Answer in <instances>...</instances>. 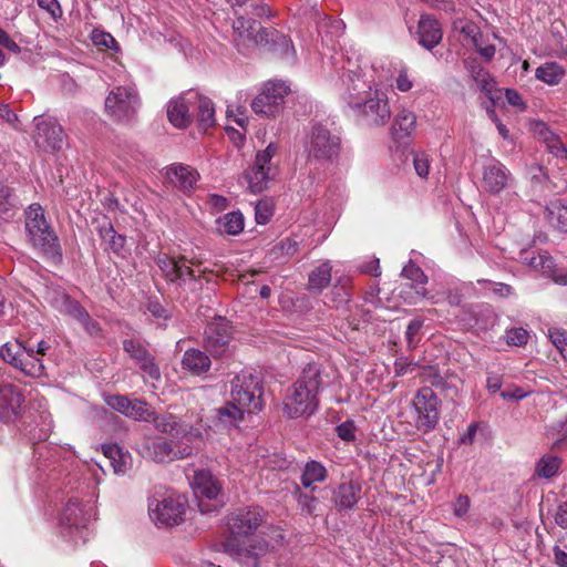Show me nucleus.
<instances>
[{
  "label": "nucleus",
  "mask_w": 567,
  "mask_h": 567,
  "mask_svg": "<svg viewBox=\"0 0 567 567\" xmlns=\"http://www.w3.org/2000/svg\"><path fill=\"white\" fill-rule=\"evenodd\" d=\"M321 386V372L317 364L309 363L299 379L287 390L284 400V414L288 419L309 417L319 405L318 393Z\"/></svg>",
  "instance_id": "1"
},
{
  "label": "nucleus",
  "mask_w": 567,
  "mask_h": 567,
  "mask_svg": "<svg viewBox=\"0 0 567 567\" xmlns=\"http://www.w3.org/2000/svg\"><path fill=\"white\" fill-rule=\"evenodd\" d=\"M341 151L342 141L338 132L322 122L312 123L303 143L307 162L333 164L338 162Z\"/></svg>",
  "instance_id": "2"
},
{
  "label": "nucleus",
  "mask_w": 567,
  "mask_h": 567,
  "mask_svg": "<svg viewBox=\"0 0 567 567\" xmlns=\"http://www.w3.org/2000/svg\"><path fill=\"white\" fill-rule=\"evenodd\" d=\"M25 228L32 246L53 262L62 260L59 239L44 218L40 205L33 204L27 210Z\"/></svg>",
  "instance_id": "3"
},
{
  "label": "nucleus",
  "mask_w": 567,
  "mask_h": 567,
  "mask_svg": "<svg viewBox=\"0 0 567 567\" xmlns=\"http://www.w3.org/2000/svg\"><path fill=\"white\" fill-rule=\"evenodd\" d=\"M156 262L165 279L177 285L183 290L197 292L207 282L200 265L194 264L185 257L161 255Z\"/></svg>",
  "instance_id": "4"
},
{
  "label": "nucleus",
  "mask_w": 567,
  "mask_h": 567,
  "mask_svg": "<svg viewBox=\"0 0 567 567\" xmlns=\"http://www.w3.org/2000/svg\"><path fill=\"white\" fill-rule=\"evenodd\" d=\"M254 31L252 41L260 53L270 54L289 63L296 61V50L289 37L272 25H262L261 22L255 20L250 23V34Z\"/></svg>",
  "instance_id": "5"
},
{
  "label": "nucleus",
  "mask_w": 567,
  "mask_h": 567,
  "mask_svg": "<svg viewBox=\"0 0 567 567\" xmlns=\"http://www.w3.org/2000/svg\"><path fill=\"white\" fill-rule=\"evenodd\" d=\"M186 501L182 496L168 495L148 502V515L158 527H173L184 522Z\"/></svg>",
  "instance_id": "6"
},
{
  "label": "nucleus",
  "mask_w": 567,
  "mask_h": 567,
  "mask_svg": "<svg viewBox=\"0 0 567 567\" xmlns=\"http://www.w3.org/2000/svg\"><path fill=\"white\" fill-rule=\"evenodd\" d=\"M413 409L415 429L423 434L432 432L440 420V400L435 392L429 386L421 388L413 399Z\"/></svg>",
  "instance_id": "7"
},
{
  "label": "nucleus",
  "mask_w": 567,
  "mask_h": 567,
  "mask_svg": "<svg viewBox=\"0 0 567 567\" xmlns=\"http://www.w3.org/2000/svg\"><path fill=\"white\" fill-rule=\"evenodd\" d=\"M289 86L282 81L266 82L259 94L250 103L257 114L277 116L284 110L285 97L289 94Z\"/></svg>",
  "instance_id": "8"
},
{
  "label": "nucleus",
  "mask_w": 567,
  "mask_h": 567,
  "mask_svg": "<svg viewBox=\"0 0 567 567\" xmlns=\"http://www.w3.org/2000/svg\"><path fill=\"white\" fill-rule=\"evenodd\" d=\"M204 347L215 359L228 357L234 352L233 328L226 319L219 318L207 324Z\"/></svg>",
  "instance_id": "9"
},
{
  "label": "nucleus",
  "mask_w": 567,
  "mask_h": 567,
  "mask_svg": "<svg viewBox=\"0 0 567 567\" xmlns=\"http://www.w3.org/2000/svg\"><path fill=\"white\" fill-rule=\"evenodd\" d=\"M359 106H353L351 110L358 117H361L369 125L381 126L389 122L391 117V110L388 96L384 92L375 89L371 94L365 95Z\"/></svg>",
  "instance_id": "10"
},
{
  "label": "nucleus",
  "mask_w": 567,
  "mask_h": 567,
  "mask_svg": "<svg viewBox=\"0 0 567 567\" xmlns=\"http://www.w3.org/2000/svg\"><path fill=\"white\" fill-rule=\"evenodd\" d=\"M138 105L140 99L133 86H116L105 99V111L116 121L131 118Z\"/></svg>",
  "instance_id": "11"
},
{
  "label": "nucleus",
  "mask_w": 567,
  "mask_h": 567,
  "mask_svg": "<svg viewBox=\"0 0 567 567\" xmlns=\"http://www.w3.org/2000/svg\"><path fill=\"white\" fill-rule=\"evenodd\" d=\"M278 152L275 143H269L264 151L256 154L254 166L250 167V193H260L268 187V183L277 175V167L271 163Z\"/></svg>",
  "instance_id": "12"
},
{
  "label": "nucleus",
  "mask_w": 567,
  "mask_h": 567,
  "mask_svg": "<svg viewBox=\"0 0 567 567\" xmlns=\"http://www.w3.org/2000/svg\"><path fill=\"white\" fill-rule=\"evenodd\" d=\"M228 536L224 543L225 550L240 560L248 558V519L245 514H231L227 518Z\"/></svg>",
  "instance_id": "13"
},
{
  "label": "nucleus",
  "mask_w": 567,
  "mask_h": 567,
  "mask_svg": "<svg viewBox=\"0 0 567 567\" xmlns=\"http://www.w3.org/2000/svg\"><path fill=\"white\" fill-rule=\"evenodd\" d=\"M35 131L33 140L37 146L44 151H58L62 148L64 132L55 118L35 116Z\"/></svg>",
  "instance_id": "14"
},
{
  "label": "nucleus",
  "mask_w": 567,
  "mask_h": 567,
  "mask_svg": "<svg viewBox=\"0 0 567 567\" xmlns=\"http://www.w3.org/2000/svg\"><path fill=\"white\" fill-rule=\"evenodd\" d=\"M145 455L155 462H171L193 454L189 444L174 443L164 437H156L145 445Z\"/></svg>",
  "instance_id": "15"
},
{
  "label": "nucleus",
  "mask_w": 567,
  "mask_h": 567,
  "mask_svg": "<svg viewBox=\"0 0 567 567\" xmlns=\"http://www.w3.org/2000/svg\"><path fill=\"white\" fill-rule=\"evenodd\" d=\"M340 81V96L350 109L359 106L362 99L371 94L372 86L362 79L360 70L343 69Z\"/></svg>",
  "instance_id": "16"
},
{
  "label": "nucleus",
  "mask_w": 567,
  "mask_h": 567,
  "mask_svg": "<svg viewBox=\"0 0 567 567\" xmlns=\"http://www.w3.org/2000/svg\"><path fill=\"white\" fill-rule=\"evenodd\" d=\"M231 394L234 396V401L237 403L229 402L217 410L216 426L218 427L236 426L244 420L245 405L246 401H248V392L243 388L237 390V385H235Z\"/></svg>",
  "instance_id": "17"
},
{
  "label": "nucleus",
  "mask_w": 567,
  "mask_h": 567,
  "mask_svg": "<svg viewBox=\"0 0 567 567\" xmlns=\"http://www.w3.org/2000/svg\"><path fill=\"white\" fill-rule=\"evenodd\" d=\"M192 92L172 99L167 104L168 121L177 128H186L192 123L194 114Z\"/></svg>",
  "instance_id": "18"
},
{
  "label": "nucleus",
  "mask_w": 567,
  "mask_h": 567,
  "mask_svg": "<svg viewBox=\"0 0 567 567\" xmlns=\"http://www.w3.org/2000/svg\"><path fill=\"white\" fill-rule=\"evenodd\" d=\"M511 181L509 171L501 162L484 166L482 187L485 192L496 195L505 189Z\"/></svg>",
  "instance_id": "19"
},
{
  "label": "nucleus",
  "mask_w": 567,
  "mask_h": 567,
  "mask_svg": "<svg viewBox=\"0 0 567 567\" xmlns=\"http://www.w3.org/2000/svg\"><path fill=\"white\" fill-rule=\"evenodd\" d=\"M227 120L229 123L234 122L240 127V130L234 127L231 124L226 126V133L230 141L238 147L241 148L245 145L246 124L248 117L246 116L245 103H229L227 106Z\"/></svg>",
  "instance_id": "20"
},
{
  "label": "nucleus",
  "mask_w": 567,
  "mask_h": 567,
  "mask_svg": "<svg viewBox=\"0 0 567 567\" xmlns=\"http://www.w3.org/2000/svg\"><path fill=\"white\" fill-rule=\"evenodd\" d=\"M92 511L91 506L86 508L79 499L70 498L60 515V525L76 529L85 527L92 516Z\"/></svg>",
  "instance_id": "21"
},
{
  "label": "nucleus",
  "mask_w": 567,
  "mask_h": 567,
  "mask_svg": "<svg viewBox=\"0 0 567 567\" xmlns=\"http://www.w3.org/2000/svg\"><path fill=\"white\" fill-rule=\"evenodd\" d=\"M123 348L138 364L140 368L153 380L161 378L158 365L147 350L134 340H125Z\"/></svg>",
  "instance_id": "22"
},
{
  "label": "nucleus",
  "mask_w": 567,
  "mask_h": 567,
  "mask_svg": "<svg viewBox=\"0 0 567 567\" xmlns=\"http://www.w3.org/2000/svg\"><path fill=\"white\" fill-rule=\"evenodd\" d=\"M22 402V394L17 386L12 384L0 386V419L6 422L13 420Z\"/></svg>",
  "instance_id": "23"
},
{
  "label": "nucleus",
  "mask_w": 567,
  "mask_h": 567,
  "mask_svg": "<svg viewBox=\"0 0 567 567\" xmlns=\"http://www.w3.org/2000/svg\"><path fill=\"white\" fill-rule=\"evenodd\" d=\"M419 43L427 50L435 48L442 40V29L439 21L430 16L422 14L417 24Z\"/></svg>",
  "instance_id": "24"
},
{
  "label": "nucleus",
  "mask_w": 567,
  "mask_h": 567,
  "mask_svg": "<svg viewBox=\"0 0 567 567\" xmlns=\"http://www.w3.org/2000/svg\"><path fill=\"white\" fill-rule=\"evenodd\" d=\"M166 178L184 192H189L196 185L199 174L188 165L173 164L166 168Z\"/></svg>",
  "instance_id": "25"
},
{
  "label": "nucleus",
  "mask_w": 567,
  "mask_h": 567,
  "mask_svg": "<svg viewBox=\"0 0 567 567\" xmlns=\"http://www.w3.org/2000/svg\"><path fill=\"white\" fill-rule=\"evenodd\" d=\"M361 487L354 482L342 483L332 492V501L339 512L352 509L360 498Z\"/></svg>",
  "instance_id": "26"
},
{
  "label": "nucleus",
  "mask_w": 567,
  "mask_h": 567,
  "mask_svg": "<svg viewBox=\"0 0 567 567\" xmlns=\"http://www.w3.org/2000/svg\"><path fill=\"white\" fill-rule=\"evenodd\" d=\"M192 486L196 494L215 499L221 491L220 482L207 470H199L194 473Z\"/></svg>",
  "instance_id": "27"
},
{
  "label": "nucleus",
  "mask_w": 567,
  "mask_h": 567,
  "mask_svg": "<svg viewBox=\"0 0 567 567\" xmlns=\"http://www.w3.org/2000/svg\"><path fill=\"white\" fill-rule=\"evenodd\" d=\"M210 426L197 413L186 414L182 419V439L188 442L203 441L209 435Z\"/></svg>",
  "instance_id": "28"
},
{
  "label": "nucleus",
  "mask_w": 567,
  "mask_h": 567,
  "mask_svg": "<svg viewBox=\"0 0 567 567\" xmlns=\"http://www.w3.org/2000/svg\"><path fill=\"white\" fill-rule=\"evenodd\" d=\"M416 116L409 111H401L394 118L391 134L395 142L405 144L415 128Z\"/></svg>",
  "instance_id": "29"
},
{
  "label": "nucleus",
  "mask_w": 567,
  "mask_h": 567,
  "mask_svg": "<svg viewBox=\"0 0 567 567\" xmlns=\"http://www.w3.org/2000/svg\"><path fill=\"white\" fill-rule=\"evenodd\" d=\"M16 368L21 370L25 375L39 378L44 373V365L41 358L34 353V348L23 346Z\"/></svg>",
  "instance_id": "30"
},
{
  "label": "nucleus",
  "mask_w": 567,
  "mask_h": 567,
  "mask_svg": "<svg viewBox=\"0 0 567 567\" xmlns=\"http://www.w3.org/2000/svg\"><path fill=\"white\" fill-rule=\"evenodd\" d=\"M192 97L194 101V112L196 111L198 125L202 130L206 131L208 127H212L215 124L214 103L210 99L203 96L194 91L192 92Z\"/></svg>",
  "instance_id": "31"
},
{
  "label": "nucleus",
  "mask_w": 567,
  "mask_h": 567,
  "mask_svg": "<svg viewBox=\"0 0 567 567\" xmlns=\"http://www.w3.org/2000/svg\"><path fill=\"white\" fill-rule=\"evenodd\" d=\"M45 299L59 312L73 317L81 305L72 300L61 288H48Z\"/></svg>",
  "instance_id": "32"
},
{
  "label": "nucleus",
  "mask_w": 567,
  "mask_h": 567,
  "mask_svg": "<svg viewBox=\"0 0 567 567\" xmlns=\"http://www.w3.org/2000/svg\"><path fill=\"white\" fill-rule=\"evenodd\" d=\"M210 364V359L206 352L198 349L186 350L182 359L183 368L196 375L208 372Z\"/></svg>",
  "instance_id": "33"
},
{
  "label": "nucleus",
  "mask_w": 567,
  "mask_h": 567,
  "mask_svg": "<svg viewBox=\"0 0 567 567\" xmlns=\"http://www.w3.org/2000/svg\"><path fill=\"white\" fill-rule=\"evenodd\" d=\"M103 453L116 474H125L131 467L132 457L117 444L103 445Z\"/></svg>",
  "instance_id": "34"
},
{
  "label": "nucleus",
  "mask_w": 567,
  "mask_h": 567,
  "mask_svg": "<svg viewBox=\"0 0 567 567\" xmlns=\"http://www.w3.org/2000/svg\"><path fill=\"white\" fill-rule=\"evenodd\" d=\"M530 265L534 268H539L545 275L553 278L556 284L567 285V272L558 270L550 256L539 254L530 259Z\"/></svg>",
  "instance_id": "35"
},
{
  "label": "nucleus",
  "mask_w": 567,
  "mask_h": 567,
  "mask_svg": "<svg viewBox=\"0 0 567 567\" xmlns=\"http://www.w3.org/2000/svg\"><path fill=\"white\" fill-rule=\"evenodd\" d=\"M332 267L329 261L322 262L315 268L308 278L307 289L312 293H320L331 281Z\"/></svg>",
  "instance_id": "36"
},
{
  "label": "nucleus",
  "mask_w": 567,
  "mask_h": 567,
  "mask_svg": "<svg viewBox=\"0 0 567 567\" xmlns=\"http://www.w3.org/2000/svg\"><path fill=\"white\" fill-rule=\"evenodd\" d=\"M271 535H268L269 539L260 537L258 534L250 532V557L259 556L267 553L270 548L275 547L282 539L281 533L275 527H268Z\"/></svg>",
  "instance_id": "37"
},
{
  "label": "nucleus",
  "mask_w": 567,
  "mask_h": 567,
  "mask_svg": "<svg viewBox=\"0 0 567 567\" xmlns=\"http://www.w3.org/2000/svg\"><path fill=\"white\" fill-rule=\"evenodd\" d=\"M217 230L220 234L238 235L245 226V218L239 212L225 214L216 220Z\"/></svg>",
  "instance_id": "38"
},
{
  "label": "nucleus",
  "mask_w": 567,
  "mask_h": 567,
  "mask_svg": "<svg viewBox=\"0 0 567 567\" xmlns=\"http://www.w3.org/2000/svg\"><path fill=\"white\" fill-rule=\"evenodd\" d=\"M270 394L265 392L264 381L258 377L250 374V415L252 412H261L267 403Z\"/></svg>",
  "instance_id": "39"
},
{
  "label": "nucleus",
  "mask_w": 567,
  "mask_h": 567,
  "mask_svg": "<svg viewBox=\"0 0 567 567\" xmlns=\"http://www.w3.org/2000/svg\"><path fill=\"white\" fill-rule=\"evenodd\" d=\"M535 76L548 85H557L565 76V69L557 62H546L536 69Z\"/></svg>",
  "instance_id": "40"
},
{
  "label": "nucleus",
  "mask_w": 567,
  "mask_h": 567,
  "mask_svg": "<svg viewBox=\"0 0 567 567\" xmlns=\"http://www.w3.org/2000/svg\"><path fill=\"white\" fill-rule=\"evenodd\" d=\"M151 421L154 423L156 430L172 436L182 437V419L178 420L174 414L166 413L163 415H156L154 413Z\"/></svg>",
  "instance_id": "41"
},
{
  "label": "nucleus",
  "mask_w": 567,
  "mask_h": 567,
  "mask_svg": "<svg viewBox=\"0 0 567 567\" xmlns=\"http://www.w3.org/2000/svg\"><path fill=\"white\" fill-rule=\"evenodd\" d=\"M326 477V467L317 461H310L305 466L303 473L301 475V484L303 487L309 488L316 482H323Z\"/></svg>",
  "instance_id": "42"
},
{
  "label": "nucleus",
  "mask_w": 567,
  "mask_h": 567,
  "mask_svg": "<svg viewBox=\"0 0 567 567\" xmlns=\"http://www.w3.org/2000/svg\"><path fill=\"white\" fill-rule=\"evenodd\" d=\"M300 243L292 238L280 240L272 249L274 259L286 262L299 251Z\"/></svg>",
  "instance_id": "43"
},
{
  "label": "nucleus",
  "mask_w": 567,
  "mask_h": 567,
  "mask_svg": "<svg viewBox=\"0 0 567 567\" xmlns=\"http://www.w3.org/2000/svg\"><path fill=\"white\" fill-rule=\"evenodd\" d=\"M130 412L127 413V417L137 420V421H145L151 422L152 417L154 416V411L152 408L143 400H131L130 404Z\"/></svg>",
  "instance_id": "44"
},
{
  "label": "nucleus",
  "mask_w": 567,
  "mask_h": 567,
  "mask_svg": "<svg viewBox=\"0 0 567 567\" xmlns=\"http://www.w3.org/2000/svg\"><path fill=\"white\" fill-rule=\"evenodd\" d=\"M560 458L553 455L543 456L536 466V473L539 477L550 478L553 477L559 468Z\"/></svg>",
  "instance_id": "45"
},
{
  "label": "nucleus",
  "mask_w": 567,
  "mask_h": 567,
  "mask_svg": "<svg viewBox=\"0 0 567 567\" xmlns=\"http://www.w3.org/2000/svg\"><path fill=\"white\" fill-rule=\"evenodd\" d=\"M274 202L271 199L259 200L255 206V220L258 225H266L274 215Z\"/></svg>",
  "instance_id": "46"
},
{
  "label": "nucleus",
  "mask_w": 567,
  "mask_h": 567,
  "mask_svg": "<svg viewBox=\"0 0 567 567\" xmlns=\"http://www.w3.org/2000/svg\"><path fill=\"white\" fill-rule=\"evenodd\" d=\"M72 318L78 320L91 336L99 334V323L90 317L82 306L76 310Z\"/></svg>",
  "instance_id": "47"
},
{
  "label": "nucleus",
  "mask_w": 567,
  "mask_h": 567,
  "mask_svg": "<svg viewBox=\"0 0 567 567\" xmlns=\"http://www.w3.org/2000/svg\"><path fill=\"white\" fill-rule=\"evenodd\" d=\"M23 344L21 342L6 343L0 348V357L13 367L17 365L18 357L22 351Z\"/></svg>",
  "instance_id": "48"
},
{
  "label": "nucleus",
  "mask_w": 567,
  "mask_h": 567,
  "mask_svg": "<svg viewBox=\"0 0 567 567\" xmlns=\"http://www.w3.org/2000/svg\"><path fill=\"white\" fill-rule=\"evenodd\" d=\"M265 461L262 466L269 467L271 470L284 471L290 466V461L282 455L281 453H272L269 455L261 454L260 455Z\"/></svg>",
  "instance_id": "49"
},
{
  "label": "nucleus",
  "mask_w": 567,
  "mask_h": 567,
  "mask_svg": "<svg viewBox=\"0 0 567 567\" xmlns=\"http://www.w3.org/2000/svg\"><path fill=\"white\" fill-rule=\"evenodd\" d=\"M480 90L494 103L495 99H498L496 96V81L493 78V75L488 72L485 76H482L476 82Z\"/></svg>",
  "instance_id": "50"
},
{
  "label": "nucleus",
  "mask_w": 567,
  "mask_h": 567,
  "mask_svg": "<svg viewBox=\"0 0 567 567\" xmlns=\"http://www.w3.org/2000/svg\"><path fill=\"white\" fill-rule=\"evenodd\" d=\"M105 402L113 410L127 416V413L130 412L128 410L131 406L130 405L131 400L127 396L120 395V394L109 395V396H106Z\"/></svg>",
  "instance_id": "51"
},
{
  "label": "nucleus",
  "mask_w": 567,
  "mask_h": 567,
  "mask_svg": "<svg viewBox=\"0 0 567 567\" xmlns=\"http://www.w3.org/2000/svg\"><path fill=\"white\" fill-rule=\"evenodd\" d=\"M38 6L49 13L54 22H59L63 17V10L58 0H37Z\"/></svg>",
  "instance_id": "52"
},
{
  "label": "nucleus",
  "mask_w": 567,
  "mask_h": 567,
  "mask_svg": "<svg viewBox=\"0 0 567 567\" xmlns=\"http://www.w3.org/2000/svg\"><path fill=\"white\" fill-rule=\"evenodd\" d=\"M401 275L412 280L415 285H425L427 281V277L424 275L423 270L411 262L403 267Z\"/></svg>",
  "instance_id": "53"
},
{
  "label": "nucleus",
  "mask_w": 567,
  "mask_h": 567,
  "mask_svg": "<svg viewBox=\"0 0 567 567\" xmlns=\"http://www.w3.org/2000/svg\"><path fill=\"white\" fill-rule=\"evenodd\" d=\"M528 332L524 328H512L506 331V342L511 346H525L528 341Z\"/></svg>",
  "instance_id": "54"
},
{
  "label": "nucleus",
  "mask_w": 567,
  "mask_h": 567,
  "mask_svg": "<svg viewBox=\"0 0 567 567\" xmlns=\"http://www.w3.org/2000/svg\"><path fill=\"white\" fill-rule=\"evenodd\" d=\"M454 381H458L457 378L447 380L439 374H435L432 381V385L441 389L442 391L446 392V395L453 398L457 394V385Z\"/></svg>",
  "instance_id": "55"
},
{
  "label": "nucleus",
  "mask_w": 567,
  "mask_h": 567,
  "mask_svg": "<svg viewBox=\"0 0 567 567\" xmlns=\"http://www.w3.org/2000/svg\"><path fill=\"white\" fill-rule=\"evenodd\" d=\"M422 327H423V320H421V319H413L408 324L406 332H405V339H406L409 348L413 349L416 347L417 340L415 339V337L419 334Z\"/></svg>",
  "instance_id": "56"
},
{
  "label": "nucleus",
  "mask_w": 567,
  "mask_h": 567,
  "mask_svg": "<svg viewBox=\"0 0 567 567\" xmlns=\"http://www.w3.org/2000/svg\"><path fill=\"white\" fill-rule=\"evenodd\" d=\"M336 431L338 436L346 442H352L355 440V425L351 420L339 424L336 427Z\"/></svg>",
  "instance_id": "57"
},
{
  "label": "nucleus",
  "mask_w": 567,
  "mask_h": 567,
  "mask_svg": "<svg viewBox=\"0 0 567 567\" xmlns=\"http://www.w3.org/2000/svg\"><path fill=\"white\" fill-rule=\"evenodd\" d=\"M553 344L558 349L563 358L567 361V332L555 330L550 333Z\"/></svg>",
  "instance_id": "58"
},
{
  "label": "nucleus",
  "mask_w": 567,
  "mask_h": 567,
  "mask_svg": "<svg viewBox=\"0 0 567 567\" xmlns=\"http://www.w3.org/2000/svg\"><path fill=\"white\" fill-rule=\"evenodd\" d=\"M547 147L551 154L559 158H567V147L556 136L546 138Z\"/></svg>",
  "instance_id": "59"
},
{
  "label": "nucleus",
  "mask_w": 567,
  "mask_h": 567,
  "mask_svg": "<svg viewBox=\"0 0 567 567\" xmlns=\"http://www.w3.org/2000/svg\"><path fill=\"white\" fill-rule=\"evenodd\" d=\"M556 210H550V215H554L557 219V228L561 231L567 233V203L559 204L555 207Z\"/></svg>",
  "instance_id": "60"
},
{
  "label": "nucleus",
  "mask_w": 567,
  "mask_h": 567,
  "mask_svg": "<svg viewBox=\"0 0 567 567\" xmlns=\"http://www.w3.org/2000/svg\"><path fill=\"white\" fill-rule=\"evenodd\" d=\"M275 14H276L275 11H272L268 4L261 3V4L254 6L252 9L250 10V23H252V20H255L257 22V20L255 18L270 19Z\"/></svg>",
  "instance_id": "61"
},
{
  "label": "nucleus",
  "mask_w": 567,
  "mask_h": 567,
  "mask_svg": "<svg viewBox=\"0 0 567 567\" xmlns=\"http://www.w3.org/2000/svg\"><path fill=\"white\" fill-rule=\"evenodd\" d=\"M413 165L415 168L416 174L420 177H426L429 174V159L424 154H416L413 158Z\"/></svg>",
  "instance_id": "62"
},
{
  "label": "nucleus",
  "mask_w": 567,
  "mask_h": 567,
  "mask_svg": "<svg viewBox=\"0 0 567 567\" xmlns=\"http://www.w3.org/2000/svg\"><path fill=\"white\" fill-rule=\"evenodd\" d=\"M297 491H298V504L300 505L302 511H306L308 514H312L316 508L315 502L317 501V498L312 495L301 493L299 487H297Z\"/></svg>",
  "instance_id": "63"
},
{
  "label": "nucleus",
  "mask_w": 567,
  "mask_h": 567,
  "mask_svg": "<svg viewBox=\"0 0 567 567\" xmlns=\"http://www.w3.org/2000/svg\"><path fill=\"white\" fill-rule=\"evenodd\" d=\"M529 392L524 391L520 386L511 385L508 389L501 392L504 400H522L526 398Z\"/></svg>",
  "instance_id": "64"
}]
</instances>
